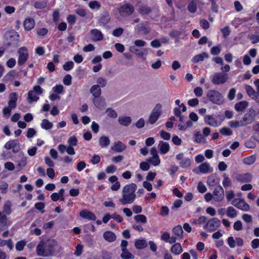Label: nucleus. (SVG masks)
I'll use <instances>...</instances> for the list:
<instances>
[{
    "label": "nucleus",
    "instance_id": "obj_59",
    "mask_svg": "<svg viewBox=\"0 0 259 259\" xmlns=\"http://www.w3.org/2000/svg\"><path fill=\"white\" fill-rule=\"evenodd\" d=\"M150 165L147 161L142 162L140 164V168L143 171H147L150 168Z\"/></svg>",
    "mask_w": 259,
    "mask_h": 259
},
{
    "label": "nucleus",
    "instance_id": "obj_10",
    "mask_svg": "<svg viewBox=\"0 0 259 259\" xmlns=\"http://www.w3.org/2000/svg\"><path fill=\"white\" fill-rule=\"evenodd\" d=\"M221 226V221L217 218L210 219L204 226V229L212 232L217 230Z\"/></svg>",
    "mask_w": 259,
    "mask_h": 259
},
{
    "label": "nucleus",
    "instance_id": "obj_13",
    "mask_svg": "<svg viewBox=\"0 0 259 259\" xmlns=\"http://www.w3.org/2000/svg\"><path fill=\"white\" fill-rule=\"evenodd\" d=\"M119 13L122 16H129L134 12L133 6L129 4H125L118 9Z\"/></svg>",
    "mask_w": 259,
    "mask_h": 259
},
{
    "label": "nucleus",
    "instance_id": "obj_27",
    "mask_svg": "<svg viewBox=\"0 0 259 259\" xmlns=\"http://www.w3.org/2000/svg\"><path fill=\"white\" fill-rule=\"evenodd\" d=\"M103 237L106 241L109 242L114 241L116 238L115 234L111 231H106L104 232Z\"/></svg>",
    "mask_w": 259,
    "mask_h": 259
},
{
    "label": "nucleus",
    "instance_id": "obj_33",
    "mask_svg": "<svg viewBox=\"0 0 259 259\" xmlns=\"http://www.w3.org/2000/svg\"><path fill=\"white\" fill-rule=\"evenodd\" d=\"M147 161L154 166H157L160 163V159L158 155L152 156L147 159Z\"/></svg>",
    "mask_w": 259,
    "mask_h": 259
},
{
    "label": "nucleus",
    "instance_id": "obj_1",
    "mask_svg": "<svg viewBox=\"0 0 259 259\" xmlns=\"http://www.w3.org/2000/svg\"><path fill=\"white\" fill-rule=\"evenodd\" d=\"M137 188V185L134 183L125 185L121 191L122 196L118 200L120 204L124 205L134 202L136 197Z\"/></svg>",
    "mask_w": 259,
    "mask_h": 259
},
{
    "label": "nucleus",
    "instance_id": "obj_32",
    "mask_svg": "<svg viewBox=\"0 0 259 259\" xmlns=\"http://www.w3.org/2000/svg\"><path fill=\"white\" fill-rule=\"evenodd\" d=\"M174 234L178 238L182 239L183 237V230L181 225H178L172 229Z\"/></svg>",
    "mask_w": 259,
    "mask_h": 259
},
{
    "label": "nucleus",
    "instance_id": "obj_31",
    "mask_svg": "<svg viewBox=\"0 0 259 259\" xmlns=\"http://www.w3.org/2000/svg\"><path fill=\"white\" fill-rule=\"evenodd\" d=\"M90 92L94 98L100 97L101 94V90L100 87L97 85H93L91 88Z\"/></svg>",
    "mask_w": 259,
    "mask_h": 259
},
{
    "label": "nucleus",
    "instance_id": "obj_38",
    "mask_svg": "<svg viewBox=\"0 0 259 259\" xmlns=\"http://www.w3.org/2000/svg\"><path fill=\"white\" fill-rule=\"evenodd\" d=\"M36 94L33 91H29L28 92L27 100L29 103L36 102L39 99V97L37 96Z\"/></svg>",
    "mask_w": 259,
    "mask_h": 259
},
{
    "label": "nucleus",
    "instance_id": "obj_3",
    "mask_svg": "<svg viewBox=\"0 0 259 259\" xmlns=\"http://www.w3.org/2000/svg\"><path fill=\"white\" fill-rule=\"evenodd\" d=\"M206 97L210 102L214 104L220 105L224 102V99L221 93L214 90L208 91Z\"/></svg>",
    "mask_w": 259,
    "mask_h": 259
},
{
    "label": "nucleus",
    "instance_id": "obj_8",
    "mask_svg": "<svg viewBox=\"0 0 259 259\" xmlns=\"http://www.w3.org/2000/svg\"><path fill=\"white\" fill-rule=\"evenodd\" d=\"M192 171L196 174H205L212 172L213 168L208 162H204L201 163L198 167L193 168Z\"/></svg>",
    "mask_w": 259,
    "mask_h": 259
},
{
    "label": "nucleus",
    "instance_id": "obj_45",
    "mask_svg": "<svg viewBox=\"0 0 259 259\" xmlns=\"http://www.w3.org/2000/svg\"><path fill=\"white\" fill-rule=\"evenodd\" d=\"M88 6L92 10H99L101 7L100 4L97 1L90 2L88 4Z\"/></svg>",
    "mask_w": 259,
    "mask_h": 259
},
{
    "label": "nucleus",
    "instance_id": "obj_42",
    "mask_svg": "<svg viewBox=\"0 0 259 259\" xmlns=\"http://www.w3.org/2000/svg\"><path fill=\"white\" fill-rule=\"evenodd\" d=\"M99 143L102 147H105L109 145L110 140L108 137L103 136L100 138Z\"/></svg>",
    "mask_w": 259,
    "mask_h": 259
},
{
    "label": "nucleus",
    "instance_id": "obj_55",
    "mask_svg": "<svg viewBox=\"0 0 259 259\" xmlns=\"http://www.w3.org/2000/svg\"><path fill=\"white\" fill-rule=\"evenodd\" d=\"M160 137L164 140H169L171 137V135L169 133L163 130L160 132Z\"/></svg>",
    "mask_w": 259,
    "mask_h": 259
},
{
    "label": "nucleus",
    "instance_id": "obj_47",
    "mask_svg": "<svg viewBox=\"0 0 259 259\" xmlns=\"http://www.w3.org/2000/svg\"><path fill=\"white\" fill-rule=\"evenodd\" d=\"M134 220L137 223L145 224L147 222V218L143 214H138L134 217Z\"/></svg>",
    "mask_w": 259,
    "mask_h": 259
},
{
    "label": "nucleus",
    "instance_id": "obj_6",
    "mask_svg": "<svg viewBox=\"0 0 259 259\" xmlns=\"http://www.w3.org/2000/svg\"><path fill=\"white\" fill-rule=\"evenodd\" d=\"M228 78L229 77L227 74L222 72H217L212 76L211 80L212 83L215 85H221L227 82Z\"/></svg>",
    "mask_w": 259,
    "mask_h": 259
},
{
    "label": "nucleus",
    "instance_id": "obj_37",
    "mask_svg": "<svg viewBox=\"0 0 259 259\" xmlns=\"http://www.w3.org/2000/svg\"><path fill=\"white\" fill-rule=\"evenodd\" d=\"M226 214L229 218H234L237 216V213L236 209L234 207L229 206L226 210Z\"/></svg>",
    "mask_w": 259,
    "mask_h": 259
},
{
    "label": "nucleus",
    "instance_id": "obj_41",
    "mask_svg": "<svg viewBox=\"0 0 259 259\" xmlns=\"http://www.w3.org/2000/svg\"><path fill=\"white\" fill-rule=\"evenodd\" d=\"M11 206L12 204L10 201H6L4 205V212L8 215H10L12 212Z\"/></svg>",
    "mask_w": 259,
    "mask_h": 259
},
{
    "label": "nucleus",
    "instance_id": "obj_40",
    "mask_svg": "<svg viewBox=\"0 0 259 259\" xmlns=\"http://www.w3.org/2000/svg\"><path fill=\"white\" fill-rule=\"evenodd\" d=\"M18 76V73L15 70H11L4 77L6 80H12Z\"/></svg>",
    "mask_w": 259,
    "mask_h": 259
},
{
    "label": "nucleus",
    "instance_id": "obj_56",
    "mask_svg": "<svg viewBox=\"0 0 259 259\" xmlns=\"http://www.w3.org/2000/svg\"><path fill=\"white\" fill-rule=\"evenodd\" d=\"M16 64V60L13 58L9 59L6 62L7 66L9 68H13Z\"/></svg>",
    "mask_w": 259,
    "mask_h": 259
},
{
    "label": "nucleus",
    "instance_id": "obj_2",
    "mask_svg": "<svg viewBox=\"0 0 259 259\" xmlns=\"http://www.w3.org/2000/svg\"><path fill=\"white\" fill-rule=\"evenodd\" d=\"M56 244L54 241H48L45 243L40 241L36 247V252L38 255L41 256H47L51 255L55 252V245Z\"/></svg>",
    "mask_w": 259,
    "mask_h": 259
},
{
    "label": "nucleus",
    "instance_id": "obj_18",
    "mask_svg": "<svg viewBox=\"0 0 259 259\" xmlns=\"http://www.w3.org/2000/svg\"><path fill=\"white\" fill-rule=\"evenodd\" d=\"M79 215L83 219L91 221H95L96 219V216L94 213L86 209L81 210L79 213Z\"/></svg>",
    "mask_w": 259,
    "mask_h": 259
},
{
    "label": "nucleus",
    "instance_id": "obj_44",
    "mask_svg": "<svg viewBox=\"0 0 259 259\" xmlns=\"http://www.w3.org/2000/svg\"><path fill=\"white\" fill-rule=\"evenodd\" d=\"M18 145V143L16 141L11 140V141H8V142H7L5 144L4 147L7 150H10L12 148H15Z\"/></svg>",
    "mask_w": 259,
    "mask_h": 259
},
{
    "label": "nucleus",
    "instance_id": "obj_12",
    "mask_svg": "<svg viewBox=\"0 0 259 259\" xmlns=\"http://www.w3.org/2000/svg\"><path fill=\"white\" fill-rule=\"evenodd\" d=\"M232 204L236 207L243 211H247L250 209L249 205L243 199H234L232 201Z\"/></svg>",
    "mask_w": 259,
    "mask_h": 259
},
{
    "label": "nucleus",
    "instance_id": "obj_20",
    "mask_svg": "<svg viewBox=\"0 0 259 259\" xmlns=\"http://www.w3.org/2000/svg\"><path fill=\"white\" fill-rule=\"evenodd\" d=\"M246 91L248 95L252 99L257 100L259 102V95L256 93L252 87L249 85H246L245 87Z\"/></svg>",
    "mask_w": 259,
    "mask_h": 259
},
{
    "label": "nucleus",
    "instance_id": "obj_43",
    "mask_svg": "<svg viewBox=\"0 0 259 259\" xmlns=\"http://www.w3.org/2000/svg\"><path fill=\"white\" fill-rule=\"evenodd\" d=\"M64 90V87L62 84H57L52 88V92L59 95L63 93Z\"/></svg>",
    "mask_w": 259,
    "mask_h": 259
},
{
    "label": "nucleus",
    "instance_id": "obj_36",
    "mask_svg": "<svg viewBox=\"0 0 259 259\" xmlns=\"http://www.w3.org/2000/svg\"><path fill=\"white\" fill-rule=\"evenodd\" d=\"M41 127L46 130L51 129L53 126V124L47 119L42 120L40 124Z\"/></svg>",
    "mask_w": 259,
    "mask_h": 259
},
{
    "label": "nucleus",
    "instance_id": "obj_9",
    "mask_svg": "<svg viewBox=\"0 0 259 259\" xmlns=\"http://www.w3.org/2000/svg\"><path fill=\"white\" fill-rule=\"evenodd\" d=\"M255 117V110L252 108H249L242 118L241 120V125L245 126L250 124L254 120Z\"/></svg>",
    "mask_w": 259,
    "mask_h": 259
},
{
    "label": "nucleus",
    "instance_id": "obj_53",
    "mask_svg": "<svg viewBox=\"0 0 259 259\" xmlns=\"http://www.w3.org/2000/svg\"><path fill=\"white\" fill-rule=\"evenodd\" d=\"M74 67V63L70 61L66 62L63 66V68L65 71H69L72 69Z\"/></svg>",
    "mask_w": 259,
    "mask_h": 259
},
{
    "label": "nucleus",
    "instance_id": "obj_29",
    "mask_svg": "<svg viewBox=\"0 0 259 259\" xmlns=\"http://www.w3.org/2000/svg\"><path fill=\"white\" fill-rule=\"evenodd\" d=\"M6 245L10 250L14 248L13 242L11 239L4 240L0 238V247H4Z\"/></svg>",
    "mask_w": 259,
    "mask_h": 259
},
{
    "label": "nucleus",
    "instance_id": "obj_4",
    "mask_svg": "<svg viewBox=\"0 0 259 259\" xmlns=\"http://www.w3.org/2000/svg\"><path fill=\"white\" fill-rule=\"evenodd\" d=\"M224 120V118L221 115H218L214 117L212 115H206L204 117V122L212 127L219 126Z\"/></svg>",
    "mask_w": 259,
    "mask_h": 259
},
{
    "label": "nucleus",
    "instance_id": "obj_62",
    "mask_svg": "<svg viewBox=\"0 0 259 259\" xmlns=\"http://www.w3.org/2000/svg\"><path fill=\"white\" fill-rule=\"evenodd\" d=\"M36 134V131L33 128H28L26 132V137L28 138H31Z\"/></svg>",
    "mask_w": 259,
    "mask_h": 259
},
{
    "label": "nucleus",
    "instance_id": "obj_50",
    "mask_svg": "<svg viewBox=\"0 0 259 259\" xmlns=\"http://www.w3.org/2000/svg\"><path fill=\"white\" fill-rule=\"evenodd\" d=\"M26 244V242L23 240L18 241L16 244V249L18 251H22Z\"/></svg>",
    "mask_w": 259,
    "mask_h": 259
},
{
    "label": "nucleus",
    "instance_id": "obj_48",
    "mask_svg": "<svg viewBox=\"0 0 259 259\" xmlns=\"http://www.w3.org/2000/svg\"><path fill=\"white\" fill-rule=\"evenodd\" d=\"M220 133L226 136H231L232 135L233 132L229 128L227 127H223L220 129Z\"/></svg>",
    "mask_w": 259,
    "mask_h": 259
},
{
    "label": "nucleus",
    "instance_id": "obj_58",
    "mask_svg": "<svg viewBox=\"0 0 259 259\" xmlns=\"http://www.w3.org/2000/svg\"><path fill=\"white\" fill-rule=\"evenodd\" d=\"M236 89L234 88H231L228 94V98L230 100H233L235 97L236 95Z\"/></svg>",
    "mask_w": 259,
    "mask_h": 259
},
{
    "label": "nucleus",
    "instance_id": "obj_24",
    "mask_svg": "<svg viewBox=\"0 0 259 259\" xmlns=\"http://www.w3.org/2000/svg\"><path fill=\"white\" fill-rule=\"evenodd\" d=\"M17 101V94L16 93H12L10 94V100L8 102V107L11 109H14L16 107Z\"/></svg>",
    "mask_w": 259,
    "mask_h": 259
},
{
    "label": "nucleus",
    "instance_id": "obj_57",
    "mask_svg": "<svg viewBox=\"0 0 259 259\" xmlns=\"http://www.w3.org/2000/svg\"><path fill=\"white\" fill-rule=\"evenodd\" d=\"M47 5V3L46 1H39L36 2L34 4V7L36 9H43L45 8Z\"/></svg>",
    "mask_w": 259,
    "mask_h": 259
},
{
    "label": "nucleus",
    "instance_id": "obj_21",
    "mask_svg": "<svg viewBox=\"0 0 259 259\" xmlns=\"http://www.w3.org/2000/svg\"><path fill=\"white\" fill-rule=\"evenodd\" d=\"M23 25L26 30L30 31L34 27L35 21L32 18H27L24 20Z\"/></svg>",
    "mask_w": 259,
    "mask_h": 259
},
{
    "label": "nucleus",
    "instance_id": "obj_64",
    "mask_svg": "<svg viewBox=\"0 0 259 259\" xmlns=\"http://www.w3.org/2000/svg\"><path fill=\"white\" fill-rule=\"evenodd\" d=\"M248 38L251 41L253 44L259 42V35L257 34H251L248 36Z\"/></svg>",
    "mask_w": 259,
    "mask_h": 259
},
{
    "label": "nucleus",
    "instance_id": "obj_52",
    "mask_svg": "<svg viewBox=\"0 0 259 259\" xmlns=\"http://www.w3.org/2000/svg\"><path fill=\"white\" fill-rule=\"evenodd\" d=\"M93 102L96 107L98 108H100L103 104L104 100L100 97L94 98L93 99Z\"/></svg>",
    "mask_w": 259,
    "mask_h": 259
},
{
    "label": "nucleus",
    "instance_id": "obj_51",
    "mask_svg": "<svg viewBox=\"0 0 259 259\" xmlns=\"http://www.w3.org/2000/svg\"><path fill=\"white\" fill-rule=\"evenodd\" d=\"M77 142H78L77 139L76 138V137H75V136L70 137L68 139V141H67V143H68L69 146H72V147L76 146L77 144Z\"/></svg>",
    "mask_w": 259,
    "mask_h": 259
},
{
    "label": "nucleus",
    "instance_id": "obj_15",
    "mask_svg": "<svg viewBox=\"0 0 259 259\" xmlns=\"http://www.w3.org/2000/svg\"><path fill=\"white\" fill-rule=\"evenodd\" d=\"M90 33L91 39L93 41H99L103 39V34L98 29L95 28L91 30Z\"/></svg>",
    "mask_w": 259,
    "mask_h": 259
},
{
    "label": "nucleus",
    "instance_id": "obj_5",
    "mask_svg": "<svg viewBox=\"0 0 259 259\" xmlns=\"http://www.w3.org/2000/svg\"><path fill=\"white\" fill-rule=\"evenodd\" d=\"M162 112V106L160 104H157L151 111L149 118L148 122L153 124L156 122L160 117Z\"/></svg>",
    "mask_w": 259,
    "mask_h": 259
},
{
    "label": "nucleus",
    "instance_id": "obj_7",
    "mask_svg": "<svg viewBox=\"0 0 259 259\" xmlns=\"http://www.w3.org/2000/svg\"><path fill=\"white\" fill-rule=\"evenodd\" d=\"M18 64L22 66L26 63L29 57V52L27 48L22 47L18 50Z\"/></svg>",
    "mask_w": 259,
    "mask_h": 259
},
{
    "label": "nucleus",
    "instance_id": "obj_23",
    "mask_svg": "<svg viewBox=\"0 0 259 259\" xmlns=\"http://www.w3.org/2000/svg\"><path fill=\"white\" fill-rule=\"evenodd\" d=\"M208 55L206 52H202L201 54L196 55L192 59V61L194 63H198L203 61L205 59L208 58Z\"/></svg>",
    "mask_w": 259,
    "mask_h": 259
},
{
    "label": "nucleus",
    "instance_id": "obj_28",
    "mask_svg": "<svg viewBox=\"0 0 259 259\" xmlns=\"http://www.w3.org/2000/svg\"><path fill=\"white\" fill-rule=\"evenodd\" d=\"M118 121L121 125L127 126L132 122V119L130 116H123L119 117Z\"/></svg>",
    "mask_w": 259,
    "mask_h": 259
},
{
    "label": "nucleus",
    "instance_id": "obj_11",
    "mask_svg": "<svg viewBox=\"0 0 259 259\" xmlns=\"http://www.w3.org/2000/svg\"><path fill=\"white\" fill-rule=\"evenodd\" d=\"M212 195L213 198V204L222 201L224 198V191L223 187L219 186L216 188L213 192Z\"/></svg>",
    "mask_w": 259,
    "mask_h": 259
},
{
    "label": "nucleus",
    "instance_id": "obj_19",
    "mask_svg": "<svg viewBox=\"0 0 259 259\" xmlns=\"http://www.w3.org/2000/svg\"><path fill=\"white\" fill-rule=\"evenodd\" d=\"M126 146L120 141L115 142L113 146H111V149L115 152H121L125 150Z\"/></svg>",
    "mask_w": 259,
    "mask_h": 259
},
{
    "label": "nucleus",
    "instance_id": "obj_63",
    "mask_svg": "<svg viewBox=\"0 0 259 259\" xmlns=\"http://www.w3.org/2000/svg\"><path fill=\"white\" fill-rule=\"evenodd\" d=\"M221 32L223 33V36L226 38L228 36L231 32L229 26H225L224 28L221 29Z\"/></svg>",
    "mask_w": 259,
    "mask_h": 259
},
{
    "label": "nucleus",
    "instance_id": "obj_54",
    "mask_svg": "<svg viewBox=\"0 0 259 259\" xmlns=\"http://www.w3.org/2000/svg\"><path fill=\"white\" fill-rule=\"evenodd\" d=\"M197 190L199 192L203 193L207 191V188L202 182H199L198 184Z\"/></svg>",
    "mask_w": 259,
    "mask_h": 259
},
{
    "label": "nucleus",
    "instance_id": "obj_46",
    "mask_svg": "<svg viewBox=\"0 0 259 259\" xmlns=\"http://www.w3.org/2000/svg\"><path fill=\"white\" fill-rule=\"evenodd\" d=\"M121 257L122 259H133L134 258V255L127 249L122 250Z\"/></svg>",
    "mask_w": 259,
    "mask_h": 259
},
{
    "label": "nucleus",
    "instance_id": "obj_49",
    "mask_svg": "<svg viewBox=\"0 0 259 259\" xmlns=\"http://www.w3.org/2000/svg\"><path fill=\"white\" fill-rule=\"evenodd\" d=\"M223 181L222 184L225 188L229 187L231 185V180L227 176L226 174L223 175Z\"/></svg>",
    "mask_w": 259,
    "mask_h": 259
},
{
    "label": "nucleus",
    "instance_id": "obj_34",
    "mask_svg": "<svg viewBox=\"0 0 259 259\" xmlns=\"http://www.w3.org/2000/svg\"><path fill=\"white\" fill-rule=\"evenodd\" d=\"M191 160L189 158L185 157L179 162V164L183 168H188L191 166Z\"/></svg>",
    "mask_w": 259,
    "mask_h": 259
},
{
    "label": "nucleus",
    "instance_id": "obj_17",
    "mask_svg": "<svg viewBox=\"0 0 259 259\" xmlns=\"http://www.w3.org/2000/svg\"><path fill=\"white\" fill-rule=\"evenodd\" d=\"M236 180L241 183H247L251 181L252 176L250 173H245L238 175L236 178Z\"/></svg>",
    "mask_w": 259,
    "mask_h": 259
},
{
    "label": "nucleus",
    "instance_id": "obj_61",
    "mask_svg": "<svg viewBox=\"0 0 259 259\" xmlns=\"http://www.w3.org/2000/svg\"><path fill=\"white\" fill-rule=\"evenodd\" d=\"M117 170V167L113 164L108 165L106 168V172L107 174H113Z\"/></svg>",
    "mask_w": 259,
    "mask_h": 259
},
{
    "label": "nucleus",
    "instance_id": "obj_25",
    "mask_svg": "<svg viewBox=\"0 0 259 259\" xmlns=\"http://www.w3.org/2000/svg\"><path fill=\"white\" fill-rule=\"evenodd\" d=\"M130 51L131 52L135 53L138 57L141 58H143L145 55H146L148 52V50L147 49H144L143 50H140L136 49L134 47H131L130 48Z\"/></svg>",
    "mask_w": 259,
    "mask_h": 259
},
{
    "label": "nucleus",
    "instance_id": "obj_39",
    "mask_svg": "<svg viewBox=\"0 0 259 259\" xmlns=\"http://www.w3.org/2000/svg\"><path fill=\"white\" fill-rule=\"evenodd\" d=\"M256 160V157L255 155H252L250 156L244 158L243 159V162L246 165H251L254 163Z\"/></svg>",
    "mask_w": 259,
    "mask_h": 259
},
{
    "label": "nucleus",
    "instance_id": "obj_35",
    "mask_svg": "<svg viewBox=\"0 0 259 259\" xmlns=\"http://www.w3.org/2000/svg\"><path fill=\"white\" fill-rule=\"evenodd\" d=\"M135 245L137 249H143L145 248L147 243L145 239H138L136 240Z\"/></svg>",
    "mask_w": 259,
    "mask_h": 259
},
{
    "label": "nucleus",
    "instance_id": "obj_26",
    "mask_svg": "<svg viewBox=\"0 0 259 259\" xmlns=\"http://www.w3.org/2000/svg\"><path fill=\"white\" fill-rule=\"evenodd\" d=\"M194 141L197 143H206V140L200 132H195L194 134Z\"/></svg>",
    "mask_w": 259,
    "mask_h": 259
},
{
    "label": "nucleus",
    "instance_id": "obj_60",
    "mask_svg": "<svg viewBox=\"0 0 259 259\" xmlns=\"http://www.w3.org/2000/svg\"><path fill=\"white\" fill-rule=\"evenodd\" d=\"M72 77L70 74H67L63 78V83L66 85H69L71 84Z\"/></svg>",
    "mask_w": 259,
    "mask_h": 259
},
{
    "label": "nucleus",
    "instance_id": "obj_14",
    "mask_svg": "<svg viewBox=\"0 0 259 259\" xmlns=\"http://www.w3.org/2000/svg\"><path fill=\"white\" fill-rule=\"evenodd\" d=\"M192 125L193 123L191 121L187 120L186 122L185 121L184 116L179 118L178 126L180 131H186L188 128L192 127Z\"/></svg>",
    "mask_w": 259,
    "mask_h": 259
},
{
    "label": "nucleus",
    "instance_id": "obj_30",
    "mask_svg": "<svg viewBox=\"0 0 259 259\" xmlns=\"http://www.w3.org/2000/svg\"><path fill=\"white\" fill-rule=\"evenodd\" d=\"M248 105V103L247 101H241L235 104V109L237 111H242L247 107Z\"/></svg>",
    "mask_w": 259,
    "mask_h": 259
},
{
    "label": "nucleus",
    "instance_id": "obj_16",
    "mask_svg": "<svg viewBox=\"0 0 259 259\" xmlns=\"http://www.w3.org/2000/svg\"><path fill=\"white\" fill-rule=\"evenodd\" d=\"M170 145L168 143L160 141L158 145V148L159 153L161 155H164L168 153L170 150Z\"/></svg>",
    "mask_w": 259,
    "mask_h": 259
},
{
    "label": "nucleus",
    "instance_id": "obj_22",
    "mask_svg": "<svg viewBox=\"0 0 259 259\" xmlns=\"http://www.w3.org/2000/svg\"><path fill=\"white\" fill-rule=\"evenodd\" d=\"M183 251L182 246L180 243H176L170 248V252L174 255H179Z\"/></svg>",
    "mask_w": 259,
    "mask_h": 259
}]
</instances>
